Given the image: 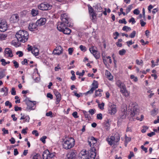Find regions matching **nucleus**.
I'll use <instances>...</instances> for the list:
<instances>
[{"label":"nucleus","mask_w":159,"mask_h":159,"mask_svg":"<svg viewBox=\"0 0 159 159\" xmlns=\"http://www.w3.org/2000/svg\"><path fill=\"white\" fill-rule=\"evenodd\" d=\"M41 157L39 154H36L35 155L33 156V159H41Z\"/></svg>","instance_id":"e433bc0d"},{"label":"nucleus","mask_w":159,"mask_h":159,"mask_svg":"<svg viewBox=\"0 0 159 159\" xmlns=\"http://www.w3.org/2000/svg\"><path fill=\"white\" fill-rule=\"evenodd\" d=\"M96 112V110L94 109H91L89 110V112L91 115L94 114Z\"/></svg>","instance_id":"49530a36"},{"label":"nucleus","mask_w":159,"mask_h":159,"mask_svg":"<svg viewBox=\"0 0 159 159\" xmlns=\"http://www.w3.org/2000/svg\"><path fill=\"white\" fill-rule=\"evenodd\" d=\"M134 13V14H136V15H139V13L140 11L138 10V9H135L133 11Z\"/></svg>","instance_id":"e2e57ef3"},{"label":"nucleus","mask_w":159,"mask_h":159,"mask_svg":"<svg viewBox=\"0 0 159 159\" xmlns=\"http://www.w3.org/2000/svg\"><path fill=\"white\" fill-rule=\"evenodd\" d=\"M0 61L2 62V65L3 66H5L6 65V62L5 60L4 59H2Z\"/></svg>","instance_id":"680f3d73"},{"label":"nucleus","mask_w":159,"mask_h":159,"mask_svg":"<svg viewBox=\"0 0 159 159\" xmlns=\"http://www.w3.org/2000/svg\"><path fill=\"white\" fill-rule=\"evenodd\" d=\"M7 37V34H0V40H5Z\"/></svg>","instance_id":"f704fd0d"},{"label":"nucleus","mask_w":159,"mask_h":159,"mask_svg":"<svg viewBox=\"0 0 159 159\" xmlns=\"http://www.w3.org/2000/svg\"><path fill=\"white\" fill-rule=\"evenodd\" d=\"M47 138V137L46 136H43L41 138L40 140L42 141V142L43 143H45V139Z\"/></svg>","instance_id":"5fc2aeb1"},{"label":"nucleus","mask_w":159,"mask_h":159,"mask_svg":"<svg viewBox=\"0 0 159 159\" xmlns=\"http://www.w3.org/2000/svg\"><path fill=\"white\" fill-rule=\"evenodd\" d=\"M104 103L102 102L101 104H98V107L100 108V109L103 110L104 108Z\"/></svg>","instance_id":"a19ab883"},{"label":"nucleus","mask_w":159,"mask_h":159,"mask_svg":"<svg viewBox=\"0 0 159 159\" xmlns=\"http://www.w3.org/2000/svg\"><path fill=\"white\" fill-rule=\"evenodd\" d=\"M89 11V14L92 13H94V10L93 8L91 6H88Z\"/></svg>","instance_id":"c03bdc74"},{"label":"nucleus","mask_w":159,"mask_h":159,"mask_svg":"<svg viewBox=\"0 0 159 159\" xmlns=\"http://www.w3.org/2000/svg\"><path fill=\"white\" fill-rule=\"evenodd\" d=\"M16 37L18 41L25 43L28 39L29 34L25 30H20L16 33Z\"/></svg>","instance_id":"f03ea898"},{"label":"nucleus","mask_w":159,"mask_h":159,"mask_svg":"<svg viewBox=\"0 0 159 159\" xmlns=\"http://www.w3.org/2000/svg\"><path fill=\"white\" fill-rule=\"evenodd\" d=\"M120 140V137L118 134H116L114 136H111L110 138H108L107 141L108 144L112 145L113 144H116Z\"/></svg>","instance_id":"39448f33"},{"label":"nucleus","mask_w":159,"mask_h":159,"mask_svg":"<svg viewBox=\"0 0 159 159\" xmlns=\"http://www.w3.org/2000/svg\"><path fill=\"white\" fill-rule=\"evenodd\" d=\"M12 62L14 64V66L16 68H18L19 66V63L15 60H13Z\"/></svg>","instance_id":"37998d69"},{"label":"nucleus","mask_w":159,"mask_h":159,"mask_svg":"<svg viewBox=\"0 0 159 159\" xmlns=\"http://www.w3.org/2000/svg\"><path fill=\"white\" fill-rule=\"evenodd\" d=\"M75 141L74 138L70 137L66 138L63 142V148L66 149H70L75 144Z\"/></svg>","instance_id":"7ed1b4c3"},{"label":"nucleus","mask_w":159,"mask_h":159,"mask_svg":"<svg viewBox=\"0 0 159 159\" xmlns=\"http://www.w3.org/2000/svg\"><path fill=\"white\" fill-rule=\"evenodd\" d=\"M76 153L75 150H70L67 155V159H75Z\"/></svg>","instance_id":"4468645a"},{"label":"nucleus","mask_w":159,"mask_h":159,"mask_svg":"<svg viewBox=\"0 0 159 159\" xmlns=\"http://www.w3.org/2000/svg\"><path fill=\"white\" fill-rule=\"evenodd\" d=\"M11 94L12 95H16V91H15V89L13 87L11 88Z\"/></svg>","instance_id":"864d4df0"},{"label":"nucleus","mask_w":159,"mask_h":159,"mask_svg":"<svg viewBox=\"0 0 159 159\" xmlns=\"http://www.w3.org/2000/svg\"><path fill=\"white\" fill-rule=\"evenodd\" d=\"M90 15L91 16V19L92 20H94L95 17H96L95 13H92L90 14Z\"/></svg>","instance_id":"338daca9"},{"label":"nucleus","mask_w":159,"mask_h":159,"mask_svg":"<svg viewBox=\"0 0 159 159\" xmlns=\"http://www.w3.org/2000/svg\"><path fill=\"white\" fill-rule=\"evenodd\" d=\"M134 153L132 152H130V154L128 156V158L129 159H130L132 157H134Z\"/></svg>","instance_id":"4d7b16f0"},{"label":"nucleus","mask_w":159,"mask_h":159,"mask_svg":"<svg viewBox=\"0 0 159 159\" xmlns=\"http://www.w3.org/2000/svg\"><path fill=\"white\" fill-rule=\"evenodd\" d=\"M117 112V107L116 105L109 103L108 104V113L111 115H115Z\"/></svg>","instance_id":"0eeeda50"},{"label":"nucleus","mask_w":159,"mask_h":159,"mask_svg":"<svg viewBox=\"0 0 159 159\" xmlns=\"http://www.w3.org/2000/svg\"><path fill=\"white\" fill-rule=\"evenodd\" d=\"M63 49L61 46H59L56 47L54 50L53 53L54 54L60 55L62 53Z\"/></svg>","instance_id":"dca6fc26"},{"label":"nucleus","mask_w":159,"mask_h":159,"mask_svg":"<svg viewBox=\"0 0 159 159\" xmlns=\"http://www.w3.org/2000/svg\"><path fill=\"white\" fill-rule=\"evenodd\" d=\"M61 32H63L64 34H69L70 33L71 30L70 29L68 28L67 27H66V28H64L63 30L61 31Z\"/></svg>","instance_id":"5701e85b"},{"label":"nucleus","mask_w":159,"mask_h":159,"mask_svg":"<svg viewBox=\"0 0 159 159\" xmlns=\"http://www.w3.org/2000/svg\"><path fill=\"white\" fill-rule=\"evenodd\" d=\"M85 71L84 70H83L82 72H80L79 71L76 72V75L80 76H83L84 74Z\"/></svg>","instance_id":"ea45409f"},{"label":"nucleus","mask_w":159,"mask_h":159,"mask_svg":"<svg viewBox=\"0 0 159 159\" xmlns=\"http://www.w3.org/2000/svg\"><path fill=\"white\" fill-rule=\"evenodd\" d=\"M157 112L155 108L151 112V115L153 116H154L157 115Z\"/></svg>","instance_id":"3c124183"},{"label":"nucleus","mask_w":159,"mask_h":159,"mask_svg":"<svg viewBox=\"0 0 159 159\" xmlns=\"http://www.w3.org/2000/svg\"><path fill=\"white\" fill-rule=\"evenodd\" d=\"M105 75H107L108 78H109V79L110 80H112L113 78L112 76L111 75L110 73L108 70H106L105 72Z\"/></svg>","instance_id":"2f4dec72"},{"label":"nucleus","mask_w":159,"mask_h":159,"mask_svg":"<svg viewBox=\"0 0 159 159\" xmlns=\"http://www.w3.org/2000/svg\"><path fill=\"white\" fill-rule=\"evenodd\" d=\"M126 52V51L124 49H122L119 51V54L121 56L124 55Z\"/></svg>","instance_id":"58836bf2"},{"label":"nucleus","mask_w":159,"mask_h":159,"mask_svg":"<svg viewBox=\"0 0 159 159\" xmlns=\"http://www.w3.org/2000/svg\"><path fill=\"white\" fill-rule=\"evenodd\" d=\"M102 58L103 59V62L104 64L106 65H107V62L106 60V59L105 57L103 55V54H102Z\"/></svg>","instance_id":"603ef678"},{"label":"nucleus","mask_w":159,"mask_h":159,"mask_svg":"<svg viewBox=\"0 0 159 159\" xmlns=\"http://www.w3.org/2000/svg\"><path fill=\"white\" fill-rule=\"evenodd\" d=\"M122 30L124 31H128L130 30L131 29L130 27L128 26H125L122 28Z\"/></svg>","instance_id":"4c0bfd02"},{"label":"nucleus","mask_w":159,"mask_h":159,"mask_svg":"<svg viewBox=\"0 0 159 159\" xmlns=\"http://www.w3.org/2000/svg\"><path fill=\"white\" fill-rule=\"evenodd\" d=\"M80 48L82 51L84 52H85L86 51V47L85 46H83L82 45L80 46Z\"/></svg>","instance_id":"79ce46f5"},{"label":"nucleus","mask_w":159,"mask_h":159,"mask_svg":"<svg viewBox=\"0 0 159 159\" xmlns=\"http://www.w3.org/2000/svg\"><path fill=\"white\" fill-rule=\"evenodd\" d=\"M19 20V17L18 15L17 14L13 15L10 18L11 21L13 23L18 22Z\"/></svg>","instance_id":"f3484780"},{"label":"nucleus","mask_w":159,"mask_h":159,"mask_svg":"<svg viewBox=\"0 0 159 159\" xmlns=\"http://www.w3.org/2000/svg\"><path fill=\"white\" fill-rule=\"evenodd\" d=\"M55 153L50 152L48 150L44 151L42 155L43 157H45L48 159H52L55 157Z\"/></svg>","instance_id":"6e6552de"},{"label":"nucleus","mask_w":159,"mask_h":159,"mask_svg":"<svg viewBox=\"0 0 159 159\" xmlns=\"http://www.w3.org/2000/svg\"><path fill=\"white\" fill-rule=\"evenodd\" d=\"M24 119L25 120L23 121V122L25 123V122H29L30 118L29 116H22L20 118V120H23Z\"/></svg>","instance_id":"393cba45"},{"label":"nucleus","mask_w":159,"mask_h":159,"mask_svg":"<svg viewBox=\"0 0 159 159\" xmlns=\"http://www.w3.org/2000/svg\"><path fill=\"white\" fill-rule=\"evenodd\" d=\"M77 114L78 113L76 111H74L72 113V115L75 118H76L78 117Z\"/></svg>","instance_id":"052dcab7"},{"label":"nucleus","mask_w":159,"mask_h":159,"mask_svg":"<svg viewBox=\"0 0 159 159\" xmlns=\"http://www.w3.org/2000/svg\"><path fill=\"white\" fill-rule=\"evenodd\" d=\"M133 5H132L129 6L126 10V13L127 14L133 8Z\"/></svg>","instance_id":"72a5a7b5"},{"label":"nucleus","mask_w":159,"mask_h":159,"mask_svg":"<svg viewBox=\"0 0 159 159\" xmlns=\"http://www.w3.org/2000/svg\"><path fill=\"white\" fill-rule=\"evenodd\" d=\"M97 117L98 119L102 120V115L101 113L98 114L97 116Z\"/></svg>","instance_id":"6e6d98bb"},{"label":"nucleus","mask_w":159,"mask_h":159,"mask_svg":"<svg viewBox=\"0 0 159 159\" xmlns=\"http://www.w3.org/2000/svg\"><path fill=\"white\" fill-rule=\"evenodd\" d=\"M52 5L47 2L42 3L39 5L38 7L39 9L42 11H47L51 9Z\"/></svg>","instance_id":"423d86ee"},{"label":"nucleus","mask_w":159,"mask_h":159,"mask_svg":"<svg viewBox=\"0 0 159 159\" xmlns=\"http://www.w3.org/2000/svg\"><path fill=\"white\" fill-rule=\"evenodd\" d=\"M83 112L84 114L85 118H87L88 119H89L90 118V116L88 114L87 111L84 110L83 111Z\"/></svg>","instance_id":"c9c22d12"},{"label":"nucleus","mask_w":159,"mask_h":159,"mask_svg":"<svg viewBox=\"0 0 159 159\" xmlns=\"http://www.w3.org/2000/svg\"><path fill=\"white\" fill-rule=\"evenodd\" d=\"M35 101H28L27 102L26 104L27 105V110L28 111L34 110V108H33V107L35 105V103H34Z\"/></svg>","instance_id":"2eb2a0df"},{"label":"nucleus","mask_w":159,"mask_h":159,"mask_svg":"<svg viewBox=\"0 0 159 159\" xmlns=\"http://www.w3.org/2000/svg\"><path fill=\"white\" fill-rule=\"evenodd\" d=\"M136 33V31H133L129 35V37L131 38H134L135 36Z\"/></svg>","instance_id":"a18cd8bd"},{"label":"nucleus","mask_w":159,"mask_h":159,"mask_svg":"<svg viewBox=\"0 0 159 159\" xmlns=\"http://www.w3.org/2000/svg\"><path fill=\"white\" fill-rule=\"evenodd\" d=\"M130 108L129 111L130 113V115L132 117H133L139 111L138 107V105L133 104L131 108Z\"/></svg>","instance_id":"9d476101"},{"label":"nucleus","mask_w":159,"mask_h":159,"mask_svg":"<svg viewBox=\"0 0 159 159\" xmlns=\"http://www.w3.org/2000/svg\"><path fill=\"white\" fill-rule=\"evenodd\" d=\"M86 152L85 150L82 151L80 152V155L78 158V159H87Z\"/></svg>","instance_id":"412c9836"},{"label":"nucleus","mask_w":159,"mask_h":159,"mask_svg":"<svg viewBox=\"0 0 159 159\" xmlns=\"http://www.w3.org/2000/svg\"><path fill=\"white\" fill-rule=\"evenodd\" d=\"M122 41V39H119L118 41L116 43V44L118 47H121L122 46V44L121 43Z\"/></svg>","instance_id":"473e14b6"},{"label":"nucleus","mask_w":159,"mask_h":159,"mask_svg":"<svg viewBox=\"0 0 159 159\" xmlns=\"http://www.w3.org/2000/svg\"><path fill=\"white\" fill-rule=\"evenodd\" d=\"M39 50L38 48L36 47H33V50L32 51V53L35 56H38L39 54Z\"/></svg>","instance_id":"b1692460"},{"label":"nucleus","mask_w":159,"mask_h":159,"mask_svg":"<svg viewBox=\"0 0 159 159\" xmlns=\"http://www.w3.org/2000/svg\"><path fill=\"white\" fill-rule=\"evenodd\" d=\"M5 55H7L8 57H11L13 56L12 51L10 48H6L5 50Z\"/></svg>","instance_id":"4be33fe9"},{"label":"nucleus","mask_w":159,"mask_h":159,"mask_svg":"<svg viewBox=\"0 0 159 159\" xmlns=\"http://www.w3.org/2000/svg\"><path fill=\"white\" fill-rule=\"evenodd\" d=\"M105 123V129L107 130H109V127L110 126V124L109 123V120H107V121H106Z\"/></svg>","instance_id":"cd10ccee"},{"label":"nucleus","mask_w":159,"mask_h":159,"mask_svg":"<svg viewBox=\"0 0 159 159\" xmlns=\"http://www.w3.org/2000/svg\"><path fill=\"white\" fill-rule=\"evenodd\" d=\"M96 10L98 11H100L102 10V8L100 4H97L95 6Z\"/></svg>","instance_id":"c756f323"},{"label":"nucleus","mask_w":159,"mask_h":159,"mask_svg":"<svg viewBox=\"0 0 159 159\" xmlns=\"http://www.w3.org/2000/svg\"><path fill=\"white\" fill-rule=\"evenodd\" d=\"M7 29V25L5 20L0 19V31L4 32Z\"/></svg>","instance_id":"9b49d317"},{"label":"nucleus","mask_w":159,"mask_h":159,"mask_svg":"<svg viewBox=\"0 0 159 159\" xmlns=\"http://www.w3.org/2000/svg\"><path fill=\"white\" fill-rule=\"evenodd\" d=\"M38 11L37 10H36L35 9H33L31 11L30 14L33 16H37L38 14Z\"/></svg>","instance_id":"7c9ffc66"},{"label":"nucleus","mask_w":159,"mask_h":159,"mask_svg":"<svg viewBox=\"0 0 159 159\" xmlns=\"http://www.w3.org/2000/svg\"><path fill=\"white\" fill-rule=\"evenodd\" d=\"M2 131H3V134H8L9 133L8 131L7 130H6L5 128H3L2 129Z\"/></svg>","instance_id":"0e129e2a"},{"label":"nucleus","mask_w":159,"mask_h":159,"mask_svg":"<svg viewBox=\"0 0 159 159\" xmlns=\"http://www.w3.org/2000/svg\"><path fill=\"white\" fill-rule=\"evenodd\" d=\"M140 23L141 26L142 27L144 26L146 24V23L144 22L143 20H140Z\"/></svg>","instance_id":"69168bd1"},{"label":"nucleus","mask_w":159,"mask_h":159,"mask_svg":"<svg viewBox=\"0 0 159 159\" xmlns=\"http://www.w3.org/2000/svg\"><path fill=\"white\" fill-rule=\"evenodd\" d=\"M129 22H131L132 24H134L136 22L134 18L133 17H132L129 20Z\"/></svg>","instance_id":"13d9d810"},{"label":"nucleus","mask_w":159,"mask_h":159,"mask_svg":"<svg viewBox=\"0 0 159 159\" xmlns=\"http://www.w3.org/2000/svg\"><path fill=\"white\" fill-rule=\"evenodd\" d=\"M32 134H35L36 136H39V134L36 130H34L32 132Z\"/></svg>","instance_id":"774afa93"},{"label":"nucleus","mask_w":159,"mask_h":159,"mask_svg":"<svg viewBox=\"0 0 159 159\" xmlns=\"http://www.w3.org/2000/svg\"><path fill=\"white\" fill-rule=\"evenodd\" d=\"M92 85L93 87L89 91L87 92L84 94L85 95L88 94H91L93 93L94 91L98 87V81L94 80L92 83Z\"/></svg>","instance_id":"1a4fd4ad"},{"label":"nucleus","mask_w":159,"mask_h":159,"mask_svg":"<svg viewBox=\"0 0 159 159\" xmlns=\"http://www.w3.org/2000/svg\"><path fill=\"white\" fill-rule=\"evenodd\" d=\"M60 18L61 22L58 23L57 27V29L60 31L63 30L66 27H68L70 25L69 22V18L66 14H62Z\"/></svg>","instance_id":"f257e3e1"},{"label":"nucleus","mask_w":159,"mask_h":159,"mask_svg":"<svg viewBox=\"0 0 159 159\" xmlns=\"http://www.w3.org/2000/svg\"><path fill=\"white\" fill-rule=\"evenodd\" d=\"M54 92L56 97V99H61V95L58 91L57 90H55Z\"/></svg>","instance_id":"a878e982"},{"label":"nucleus","mask_w":159,"mask_h":159,"mask_svg":"<svg viewBox=\"0 0 159 159\" xmlns=\"http://www.w3.org/2000/svg\"><path fill=\"white\" fill-rule=\"evenodd\" d=\"M47 20L45 18H41L36 21V23L38 26H41L45 24Z\"/></svg>","instance_id":"6ab92c4d"},{"label":"nucleus","mask_w":159,"mask_h":159,"mask_svg":"<svg viewBox=\"0 0 159 159\" xmlns=\"http://www.w3.org/2000/svg\"><path fill=\"white\" fill-rule=\"evenodd\" d=\"M116 84L120 89V92L125 97L129 96L128 92L126 89L125 84L120 80H118L116 83Z\"/></svg>","instance_id":"20e7f679"},{"label":"nucleus","mask_w":159,"mask_h":159,"mask_svg":"<svg viewBox=\"0 0 159 159\" xmlns=\"http://www.w3.org/2000/svg\"><path fill=\"white\" fill-rule=\"evenodd\" d=\"M91 53H92L96 59H98L100 57L99 53L95 50L94 47H92L89 49Z\"/></svg>","instance_id":"f8f14e48"},{"label":"nucleus","mask_w":159,"mask_h":159,"mask_svg":"<svg viewBox=\"0 0 159 159\" xmlns=\"http://www.w3.org/2000/svg\"><path fill=\"white\" fill-rule=\"evenodd\" d=\"M91 151L89 153V155H87V159H94L96 156V153L95 151H96V149L94 148H92Z\"/></svg>","instance_id":"ddd939ff"},{"label":"nucleus","mask_w":159,"mask_h":159,"mask_svg":"<svg viewBox=\"0 0 159 159\" xmlns=\"http://www.w3.org/2000/svg\"><path fill=\"white\" fill-rule=\"evenodd\" d=\"M8 88L7 87H5L4 88H2V89L1 91L5 92V93L3 95V96H6L8 94Z\"/></svg>","instance_id":"c85d7f7f"},{"label":"nucleus","mask_w":159,"mask_h":159,"mask_svg":"<svg viewBox=\"0 0 159 159\" xmlns=\"http://www.w3.org/2000/svg\"><path fill=\"white\" fill-rule=\"evenodd\" d=\"M131 140V138L130 137H127L126 135L125 136V141L126 143H128Z\"/></svg>","instance_id":"09e8293b"},{"label":"nucleus","mask_w":159,"mask_h":159,"mask_svg":"<svg viewBox=\"0 0 159 159\" xmlns=\"http://www.w3.org/2000/svg\"><path fill=\"white\" fill-rule=\"evenodd\" d=\"M38 26V25L36 23H35L31 22L29 24V29L31 31H33L38 29L37 28Z\"/></svg>","instance_id":"a211bd4d"},{"label":"nucleus","mask_w":159,"mask_h":159,"mask_svg":"<svg viewBox=\"0 0 159 159\" xmlns=\"http://www.w3.org/2000/svg\"><path fill=\"white\" fill-rule=\"evenodd\" d=\"M16 54L18 55L19 54V57H22L23 55V53L22 52L20 51H18L16 52Z\"/></svg>","instance_id":"bf43d9fd"},{"label":"nucleus","mask_w":159,"mask_h":159,"mask_svg":"<svg viewBox=\"0 0 159 159\" xmlns=\"http://www.w3.org/2000/svg\"><path fill=\"white\" fill-rule=\"evenodd\" d=\"M126 112L125 111H121L119 117L118 121L121 122L123 120L125 119L126 118Z\"/></svg>","instance_id":"aec40b11"},{"label":"nucleus","mask_w":159,"mask_h":159,"mask_svg":"<svg viewBox=\"0 0 159 159\" xmlns=\"http://www.w3.org/2000/svg\"><path fill=\"white\" fill-rule=\"evenodd\" d=\"M102 91V90L101 89H98V90H96L95 93V97L97 96H101V92Z\"/></svg>","instance_id":"bb28decb"},{"label":"nucleus","mask_w":159,"mask_h":159,"mask_svg":"<svg viewBox=\"0 0 159 159\" xmlns=\"http://www.w3.org/2000/svg\"><path fill=\"white\" fill-rule=\"evenodd\" d=\"M5 105L6 106H9L10 108H11L12 107L11 103L9 101H7L5 103Z\"/></svg>","instance_id":"de8ad7c7"},{"label":"nucleus","mask_w":159,"mask_h":159,"mask_svg":"<svg viewBox=\"0 0 159 159\" xmlns=\"http://www.w3.org/2000/svg\"><path fill=\"white\" fill-rule=\"evenodd\" d=\"M119 22L120 23H124L125 24L127 23V22L126 21L125 19V18H123L122 20H120Z\"/></svg>","instance_id":"8fccbe9b"}]
</instances>
